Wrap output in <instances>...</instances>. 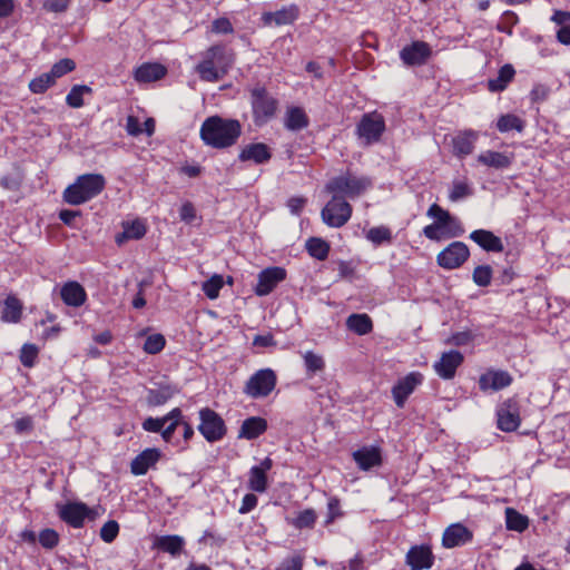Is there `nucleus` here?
Returning <instances> with one entry per match:
<instances>
[{
  "mask_svg": "<svg viewBox=\"0 0 570 570\" xmlns=\"http://www.w3.org/2000/svg\"><path fill=\"white\" fill-rule=\"evenodd\" d=\"M199 135L206 146L225 149L237 142L242 125L237 119L210 116L202 124Z\"/></svg>",
  "mask_w": 570,
  "mask_h": 570,
  "instance_id": "f257e3e1",
  "label": "nucleus"
},
{
  "mask_svg": "<svg viewBox=\"0 0 570 570\" xmlns=\"http://www.w3.org/2000/svg\"><path fill=\"white\" fill-rule=\"evenodd\" d=\"M235 61V53L224 45H213L202 52V59L196 65L195 71L200 80L217 82L223 79Z\"/></svg>",
  "mask_w": 570,
  "mask_h": 570,
  "instance_id": "f03ea898",
  "label": "nucleus"
},
{
  "mask_svg": "<svg viewBox=\"0 0 570 570\" xmlns=\"http://www.w3.org/2000/svg\"><path fill=\"white\" fill-rule=\"evenodd\" d=\"M426 216L434 222L423 228V235L434 242L460 237L464 234L461 220L438 204H432Z\"/></svg>",
  "mask_w": 570,
  "mask_h": 570,
  "instance_id": "7ed1b4c3",
  "label": "nucleus"
},
{
  "mask_svg": "<svg viewBox=\"0 0 570 570\" xmlns=\"http://www.w3.org/2000/svg\"><path fill=\"white\" fill-rule=\"evenodd\" d=\"M106 187V179L100 174H85L77 177L62 194L63 200L72 206L85 204L97 197Z\"/></svg>",
  "mask_w": 570,
  "mask_h": 570,
  "instance_id": "20e7f679",
  "label": "nucleus"
},
{
  "mask_svg": "<svg viewBox=\"0 0 570 570\" xmlns=\"http://www.w3.org/2000/svg\"><path fill=\"white\" fill-rule=\"evenodd\" d=\"M248 91L254 124L258 127L268 124L276 117L279 109L277 98L274 97L265 86L259 83L249 88Z\"/></svg>",
  "mask_w": 570,
  "mask_h": 570,
  "instance_id": "39448f33",
  "label": "nucleus"
},
{
  "mask_svg": "<svg viewBox=\"0 0 570 570\" xmlns=\"http://www.w3.org/2000/svg\"><path fill=\"white\" fill-rule=\"evenodd\" d=\"M372 186L370 178L362 176L357 177L352 174H345L332 178L326 184V190L333 195H342L348 198H355L362 195Z\"/></svg>",
  "mask_w": 570,
  "mask_h": 570,
  "instance_id": "423d86ee",
  "label": "nucleus"
},
{
  "mask_svg": "<svg viewBox=\"0 0 570 570\" xmlns=\"http://www.w3.org/2000/svg\"><path fill=\"white\" fill-rule=\"evenodd\" d=\"M386 129L385 119L379 111L364 114L357 126L356 135L363 145L370 146L379 142Z\"/></svg>",
  "mask_w": 570,
  "mask_h": 570,
  "instance_id": "0eeeda50",
  "label": "nucleus"
},
{
  "mask_svg": "<svg viewBox=\"0 0 570 570\" xmlns=\"http://www.w3.org/2000/svg\"><path fill=\"white\" fill-rule=\"evenodd\" d=\"M277 376L272 368L256 371L245 383L244 393L253 399L268 396L275 389Z\"/></svg>",
  "mask_w": 570,
  "mask_h": 570,
  "instance_id": "6e6552de",
  "label": "nucleus"
},
{
  "mask_svg": "<svg viewBox=\"0 0 570 570\" xmlns=\"http://www.w3.org/2000/svg\"><path fill=\"white\" fill-rule=\"evenodd\" d=\"M183 423V412L179 407L173 409L163 417H148L142 422V429L147 432L158 433L166 442H169L176 429Z\"/></svg>",
  "mask_w": 570,
  "mask_h": 570,
  "instance_id": "1a4fd4ad",
  "label": "nucleus"
},
{
  "mask_svg": "<svg viewBox=\"0 0 570 570\" xmlns=\"http://www.w3.org/2000/svg\"><path fill=\"white\" fill-rule=\"evenodd\" d=\"M353 208L343 197L333 195L332 199L322 209L323 222L334 228L344 226L352 216Z\"/></svg>",
  "mask_w": 570,
  "mask_h": 570,
  "instance_id": "9d476101",
  "label": "nucleus"
},
{
  "mask_svg": "<svg viewBox=\"0 0 570 570\" xmlns=\"http://www.w3.org/2000/svg\"><path fill=\"white\" fill-rule=\"evenodd\" d=\"M198 431L207 442L220 441L226 435V425L218 413L209 407L199 410Z\"/></svg>",
  "mask_w": 570,
  "mask_h": 570,
  "instance_id": "9b49d317",
  "label": "nucleus"
},
{
  "mask_svg": "<svg viewBox=\"0 0 570 570\" xmlns=\"http://www.w3.org/2000/svg\"><path fill=\"white\" fill-rule=\"evenodd\" d=\"M57 511L59 518L75 529L82 528L87 519L94 520L96 517L95 511L83 502L58 504Z\"/></svg>",
  "mask_w": 570,
  "mask_h": 570,
  "instance_id": "f8f14e48",
  "label": "nucleus"
},
{
  "mask_svg": "<svg viewBox=\"0 0 570 570\" xmlns=\"http://www.w3.org/2000/svg\"><path fill=\"white\" fill-rule=\"evenodd\" d=\"M498 429L503 432H513L521 424L520 404L515 397L503 401L497 409Z\"/></svg>",
  "mask_w": 570,
  "mask_h": 570,
  "instance_id": "ddd939ff",
  "label": "nucleus"
},
{
  "mask_svg": "<svg viewBox=\"0 0 570 570\" xmlns=\"http://www.w3.org/2000/svg\"><path fill=\"white\" fill-rule=\"evenodd\" d=\"M470 256L469 247L462 242H453L442 249L436 256L440 267L451 271L462 266Z\"/></svg>",
  "mask_w": 570,
  "mask_h": 570,
  "instance_id": "4468645a",
  "label": "nucleus"
},
{
  "mask_svg": "<svg viewBox=\"0 0 570 570\" xmlns=\"http://www.w3.org/2000/svg\"><path fill=\"white\" fill-rule=\"evenodd\" d=\"M424 381V375L421 372L414 371L400 379L392 387V396L397 407H404L409 396L420 386Z\"/></svg>",
  "mask_w": 570,
  "mask_h": 570,
  "instance_id": "2eb2a0df",
  "label": "nucleus"
},
{
  "mask_svg": "<svg viewBox=\"0 0 570 570\" xmlns=\"http://www.w3.org/2000/svg\"><path fill=\"white\" fill-rule=\"evenodd\" d=\"M513 382L512 375L508 371L489 368L479 377V389L487 392H497L509 387Z\"/></svg>",
  "mask_w": 570,
  "mask_h": 570,
  "instance_id": "dca6fc26",
  "label": "nucleus"
},
{
  "mask_svg": "<svg viewBox=\"0 0 570 570\" xmlns=\"http://www.w3.org/2000/svg\"><path fill=\"white\" fill-rule=\"evenodd\" d=\"M432 55L431 46L421 40H415L400 51V58L406 66H422Z\"/></svg>",
  "mask_w": 570,
  "mask_h": 570,
  "instance_id": "f3484780",
  "label": "nucleus"
},
{
  "mask_svg": "<svg viewBox=\"0 0 570 570\" xmlns=\"http://www.w3.org/2000/svg\"><path fill=\"white\" fill-rule=\"evenodd\" d=\"M273 460L266 456L259 464L254 465L248 471L247 487L249 490L264 493L268 489V472L273 468Z\"/></svg>",
  "mask_w": 570,
  "mask_h": 570,
  "instance_id": "a211bd4d",
  "label": "nucleus"
},
{
  "mask_svg": "<svg viewBox=\"0 0 570 570\" xmlns=\"http://www.w3.org/2000/svg\"><path fill=\"white\" fill-rule=\"evenodd\" d=\"M464 356L459 351L442 353L440 360L433 364L435 373L443 380H452L456 370L463 364Z\"/></svg>",
  "mask_w": 570,
  "mask_h": 570,
  "instance_id": "6ab92c4d",
  "label": "nucleus"
},
{
  "mask_svg": "<svg viewBox=\"0 0 570 570\" xmlns=\"http://www.w3.org/2000/svg\"><path fill=\"white\" fill-rule=\"evenodd\" d=\"M286 278V271L282 267H268L258 274V282L255 287V294L266 296Z\"/></svg>",
  "mask_w": 570,
  "mask_h": 570,
  "instance_id": "aec40b11",
  "label": "nucleus"
},
{
  "mask_svg": "<svg viewBox=\"0 0 570 570\" xmlns=\"http://www.w3.org/2000/svg\"><path fill=\"white\" fill-rule=\"evenodd\" d=\"M473 540V532L462 523L450 524L443 532L442 546L446 549L464 546Z\"/></svg>",
  "mask_w": 570,
  "mask_h": 570,
  "instance_id": "412c9836",
  "label": "nucleus"
},
{
  "mask_svg": "<svg viewBox=\"0 0 570 570\" xmlns=\"http://www.w3.org/2000/svg\"><path fill=\"white\" fill-rule=\"evenodd\" d=\"M406 563L411 570H426L434 563V554L429 546H413L406 553Z\"/></svg>",
  "mask_w": 570,
  "mask_h": 570,
  "instance_id": "4be33fe9",
  "label": "nucleus"
},
{
  "mask_svg": "<svg viewBox=\"0 0 570 570\" xmlns=\"http://www.w3.org/2000/svg\"><path fill=\"white\" fill-rule=\"evenodd\" d=\"M299 16L298 7L295 4H291L288 7H283L282 9L275 12H264L262 14V21L264 26H285L292 24Z\"/></svg>",
  "mask_w": 570,
  "mask_h": 570,
  "instance_id": "5701e85b",
  "label": "nucleus"
},
{
  "mask_svg": "<svg viewBox=\"0 0 570 570\" xmlns=\"http://www.w3.org/2000/svg\"><path fill=\"white\" fill-rule=\"evenodd\" d=\"M160 458V450L156 448L146 449L131 461L130 472L134 475H144L157 464Z\"/></svg>",
  "mask_w": 570,
  "mask_h": 570,
  "instance_id": "b1692460",
  "label": "nucleus"
},
{
  "mask_svg": "<svg viewBox=\"0 0 570 570\" xmlns=\"http://www.w3.org/2000/svg\"><path fill=\"white\" fill-rule=\"evenodd\" d=\"M352 456L363 471H368L382 464V453L379 446H363L354 451Z\"/></svg>",
  "mask_w": 570,
  "mask_h": 570,
  "instance_id": "393cba45",
  "label": "nucleus"
},
{
  "mask_svg": "<svg viewBox=\"0 0 570 570\" xmlns=\"http://www.w3.org/2000/svg\"><path fill=\"white\" fill-rule=\"evenodd\" d=\"M271 158V148L264 142L248 144L243 147L238 155L240 161H253L256 165L268 163Z\"/></svg>",
  "mask_w": 570,
  "mask_h": 570,
  "instance_id": "a878e982",
  "label": "nucleus"
},
{
  "mask_svg": "<svg viewBox=\"0 0 570 570\" xmlns=\"http://www.w3.org/2000/svg\"><path fill=\"white\" fill-rule=\"evenodd\" d=\"M167 68L159 62H145L136 68L134 78L139 83H149L163 79Z\"/></svg>",
  "mask_w": 570,
  "mask_h": 570,
  "instance_id": "bb28decb",
  "label": "nucleus"
},
{
  "mask_svg": "<svg viewBox=\"0 0 570 570\" xmlns=\"http://www.w3.org/2000/svg\"><path fill=\"white\" fill-rule=\"evenodd\" d=\"M62 302L71 307H80L87 301V293L82 285L76 281L65 283L60 289Z\"/></svg>",
  "mask_w": 570,
  "mask_h": 570,
  "instance_id": "cd10ccee",
  "label": "nucleus"
},
{
  "mask_svg": "<svg viewBox=\"0 0 570 570\" xmlns=\"http://www.w3.org/2000/svg\"><path fill=\"white\" fill-rule=\"evenodd\" d=\"M514 160L513 153L485 150L478 156V163L494 169H507Z\"/></svg>",
  "mask_w": 570,
  "mask_h": 570,
  "instance_id": "c85d7f7f",
  "label": "nucleus"
},
{
  "mask_svg": "<svg viewBox=\"0 0 570 570\" xmlns=\"http://www.w3.org/2000/svg\"><path fill=\"white\" fill-rule=\"evenodd\" d=\"M476 139L478 132L472 129L460 131L452 139L454 155L460 158L470 155L474 150Z\"/></svg>",
  "mask_w": 570,
  "mask_h": 570,
  "instance_id": "c756f323",
  "label": "nucleus"
},
{
  "mask_svg": "<svg viewBox=\"0 0 570 570\" xmlns=\"http://www.w3.org/2000/svg\"><path fill=\"white\" fill-rule=\"evenodd\" d=\"M147 226L146 223L136 218L134 220L122 223V233L116 235L115 240L117 245L121 246L124 243L130 239H140L146 235Z\"/></svg>",
  "mask_w": 570,
  "mask_h": 570,
  "instance_id": "7c9ffc66",
  "label": "nucleus"
},
{
  "mask_svg": "<svg viewBox=\"0 0 570 570\" xmlns=\"http://www.w3.org/2000/svg\"><path fill=\"white\" fill-rule=\"evenodd\" d=\"M470 239L487 252L501 253L504 248L501 238L487 229H476L472 232L470 234Z\"/></svg>",
  "mask_w": 570,
  "mask_h": 570,
  "instance_id": "2f4dec72",
  "label": "nucleus"
},
{
  "mask_svg": "<svg viewBox=\"0 0 570 570\" xmlns=\"http://www.w3.org/2000/svg\"><path fill=\"white\" fill-rule=\"evenodd\" d=\"M267 421L261 416H250L243 421L238 431V439L254 440L266 432Z\"/></svg>",
  "mask_w": 570,
  "mask_h": 570,
  "instance_id": "473e14b6",
  "label": "nucleus"
},
{
  "mask_svg": "<svg viewBox=\"0 0 570 570\" xmlns=\"http://www.w3.org/2000/svg\"><path fill=\"white\" fill-rule=\"evenodd\" d=\"M23 304L13 294H9L2 305L0 320L3 323H19L22 318Z\"/></svg>",
  "mask_w": 570,
  "mask_h": 570,
  "instance_id": "72a5a7b5",
  "label": "nucleus"
},
{
  "mask_svg": "<svg viewBox=\"0 0 570 570\" xmlns=\"http://www.w3.org/2000/svg\"><path fill=\"white\" fill-rule=\"evenodd\" d=\"M309 124V119L305 110L301 107L287 108L284 117V126L291 131H299L306 128Z\"/></svg>",
  "mask_w": 570,
  "mask_h": 570,
  "instance_id": "f704fd0d",
  "label": "nucleus"
},
{
  "mask_svg": "<svg viewBox=\"0 0 570 570\" xmlns=\"http://www.w3.org/2000/svg\"><path fill=\"white\" fill-rule=\"evenodd\" d=\"M515 70L512 65L507 63L502 66L498 72L497 78L489 79L487 87L491 92H501L513 80Z\"/></svg>",
  "mask_w": 570,
  "mask_h": 570,
  "instance_id": "c9c22d12",
  "label": "nucleus"
},
{
  "mask_svg": "<svg viewBox=\"0 0 570 570\" xmlns=\"http://www.w3.org/2000/svg\"><path fill=\"white\" fill-rule=\"evenodd\" d=\"M346 327L362 336V335H366V334H370L372 331H373V322H372V318L363 313V314H351L347 318H346Z\"/></svg>",
  "mask_w": 570,
  "mask_h": 570,
  "instance_id": "e433bc0d",
  "label": "nucleus"
},
{
  "mask_svg": "<svg viewBox=\"0 0 570 570\" xmlns=\"http://www.w3.org/2000/svg\"><path fill=\"white\" fill-rule=\"evenodd\" d=\"M184 544H185L184 539L176 534L157 537L154 542L155 548H157L164 552H167L171 556L179 554L184 548Z\"/></svg>",
  "mask_w": 570,
  "mask_h": 570,
  "instance_id": "4c0bfd02",
  "label": "nucleus"
},
{
  "mask_svg": "<svg viewBox=\"0 0 570 570\" xmlns=\"http://www.w3.org/2000/svg\"><path fill=\"white\" fill-rule=\"evenodd\" d=\"M305 247L309 256L318 261H325L331 250L330 243L320 237L308 238Z\"/></svg>",
  "mask_w": 570,
  "mask_h": 570,
  "instance_id": "58836bf2",
  "label": "nucleus"
},
{
  "mask_svg": "<svg viewBox=\"0 0 570 570\" xmlns=\"http://www.w3.org/2000/svg\"><path fill=\"white\" fill-rule=\"evenodd\" d=\"M505 525L508 530L523 532L529 527V519L513 508L505 509Z\"/></svg>",
  "mask_w": 570,
  "mask_h": 570,
  "instance_id": "ea45409f",
  "label": "nucleus"
},
{
  "mask_svg": "<svg viewBox=\"0 0 570 570\" xmlns=\"http://www.w3.org/2000/svg\"><path fill=\"white\" fill-rule=\"evenodd\" d=\"M525 127V121L517 115L505 114L499 117L497 128L500 132H509L515 130L522 132Z\"/></svg>",
  "mask_w": 570,
  "mask_h": 570,
  "instance_id": "a19ab883",
  "label": "nucleus"
},
{
  "mask_svg": "<svg viewBox=\"0 0 570 570\" xmlns=\"http://www.w3.org/2000/svg\"><path fill=\"white\" fill-rule=\"evenodd\" d=\"M317 520V514L314 509H305L293 519H287L288 524L295 529H313Z\"/></svg>",
  "mask_w": 570,
  "mask_h": 570,
  "instance_id": "79ce46f5",
  "label": "nucleus"
},
{
  "mask_svg": "<svg viewBox=\"0 0 570 570\" xmlns=\"http://www.w3.org/2000/svg\"><path fill=\"white\" fill-rule=\"evenodd\" d=\"M92 89L86 85L73 86L66 97V104L71 108H80L85 105L83 96L91 95Z\"/></svg>",
  "mask_w": 570,
  "mask_h": 570,
  "instance_id": "37998d69",
  "label": "nucleus"
},
{
  "mask_svg": "<svg viewBox=\"0 0 570 570\" xmlns=\"http://www.w3.org/2000/svg\"><path fill=\"white\" fill-rule=\"evenodd\" d=\"M302 356L308 376L324 371L325 360L321 354H317L313 351H306Z\"/></svg>",
  "mask_w": 570,
  "mask_h": 570,
  "instance_id": "c03bdc74",
  "label": "nucleus"
},
{
  "mask_svg": "<svg viewBox=\"0 0 570 570\" xmlns=\"http://www.w3.org/2000/svg\"><path fill=\"white\" fill-rule=\"evenodd\" d=\"M224 285L222 275L214 274L209 279L203 283L202 289L209 299H216Z\"/></svg>",
  "mask_w": 570,
  "mask_h": 570,
  "instance_id": "a18cd8bd",
  "label": "nucleus"
},
{
  "mask_svg": "<svg viewBox=\"0 0 570 570\" xmlns=\"http://www.w3.org/2000/svg\"><path fill=\"white\" fill-rule=\"evenodd\" d=\"M366 238L374 245H381L392 242V232L386 226L372 227L366 233Z\"/></svg>",
  "mask_w": 570,
  "mask_h": 570,
  "instance_id": "49530a36",
  "label": "nucleus"
},
{
  "mask_svg": "<svg viewBox=\"0 0 570 570\" xmlns=\"http://www.w3.org/2000/svg\"><path fill=\"white\" fill-rule=\"evenodd\" d=\"M39 355V348L37 345L31 343H26L22 345L20 350V362L24 367L31 368L35 366L37 358Z\"/></svg>",
  "mask_w": 570,
  "mask_h": 570,
  "instance_id": "de8ad7c7",
  "label": "nucleus"
},
{
  "mask_svg": "<svg viewBox=\"0 0 570 570\" xmlns=\"http://www.w3.org/2000/svg\"><path fill=\"white\" fill-rule=\"evenodd\" d=\"M56 83L55 79L49 72L42 73L32 79L29 83V89L33 94H43L47 89Z\"/></svg>",
  "mask_w": 570,
  "mask_h": 570,
  "instance_id": "09e8293b",
  "label": "nucleus"
},
{
  "mask_svg": "<svg viewBox=\"0 0 570 570\" xmlns=\"http://www.w3.org/2000/svg\"><path fill=\"white\" fill-rule=\"evenodd\" d=\"M471 194L472 189L466 180H454L449 194V198L451 202H458L470 196Z\"/></svg>",
  "mask_w": 570,
  "mask_h": 570,
  "instance_id": "8fccbe9b",
  "label": "nucleus"
},
{
  "mask_svg": "<svg viewBox=\"0 0 570 570\" xmlns=\"http://www.w3.org/2000/svg\"><path fill=\"white\" fill-rule=\"evenodd\" d=\"M166 345V340L163 334H153L149 335L144 344V351L147 354H157L164 350Z\"/></svg>",
  "mask_w": 570,
  "mask_h": 570,
  "instance_id": "3c124183",
  "label": "nucleus"
},
{
  "mask_svg": "<svg viewBox=\"0 0 570 570\" xmlns=\"http://www.w3.org/2000/svg\"><path fill=\"white\" fill-rule=\"evenodd\" d=\"M76 63L72 59L65 58L56 62L52 67L49 73L55 79V81L58 78H61L62 76L67 75L68 72H71L75 70Z\"/></svg>",
  "mask_w": 570,
  "mask_h": 570,
  "instance_id": "603ef678",
  "label": "nucleus"
},
{
  "mask_svg": "<svg viewBox=\"0 0 570 570\" xmlns=\"http://www.w3.org/2000/svg\"><path fill=\"white\" fill-rule=\"evenodd\" d=\"M473 282L478 286L485 287L491 284L492 281V268L489 265L476 266L473 271Z\"/></svg>",
  "mask_w": 570,
  "mask_h": 570,
  "instance_id": "864d4df0",
  "label": "nucleus"
},
{
  "mask_svg": "<svg viewBox=\"0 0 570 570\" xmlns=\"http://www.w3.org/2000/svg\"><path fill=\"white\" fill-rule=\"evenodd\" d=\"M39 543L45 549H53L59 543V534L53 529H43L39 533Z\"/></svg>",
  "mask_w": 570,
  "mask_h": 570,
  "instance_id": "5fc2aeb1",
  "label": "nucleus"
},
{
  "mask_svg": "<svg viewBox=\"0 0 570 570\" xmlns=\"http://www.w3.org/2000/svg\"><path fill=\"white\" fill-rule=\"evenodd\" d=\"M119 533V524L115 520L107 521L100 529V538L106 543H111Z\"/></svg>",
  "mask_w": 570,
  "mask_h": 570,
  "instance_id": "6e6d98bb",
  "label": "nucleus"
},
{
  "mask_svg": "<svg viewBox=\"0 0 570 570\" xmlns=\"http://www.w3.org/2000/svg\"><path fill=\"white\" fill-rule=\"evenodd\" d=\"M343 513L341 511V502L338 498L332 497L330 498L327 502V518L325 523L331 524L333 523L337 518L342 517Z\"/></svg>",
  "mask_w": 570,
  "mask_h": 570,
  "instance_id": "4d7b16f0",
  "label": "nucleus"
},
{
  "mask_svg": "<svg viewBox=\"0 0 570 570\" xmlns=\"http://www.w3.org/2000/svg\"><path fill=\"white\" fill-rule=\"evenodd\" d=\"M212 31L217 35H228L234 32V28L229 19L222 17L212 22Z\"/></svg>",
  "mask_w": 570,
  "mask_h": 570,
  "instance_id": "13d9d810",
  "label": "nucleus"
},
{
  "mask_svg": "<svg viewBox=\"0 0 570 570\" xmlns=\"http://www.w3.org/2000/svg\"><path fill=\"white\" fill-rule=\"evenodd\" d=\"M304 558L301 554L285 559L276 570H303Z\"/></svg>",
  "mask_w": 570,
  "mask_h": 570,
  "instance_id": "bf43d9fd",
  "label": "nucleus"
},
{
  "mask_svg": "<svg viewBox=\"0 0 570 570\" xmlns=\"http://www.w3.org/2000/svg\"><path fill=\"white\" fill-rule=\"evenodd\" d=\"M337 271L341 278L353 279L356 274V267L351 261H340L337 263Z\"/></svg>",
  "mask_w": 570,
  "mask_h": 570,
  "instance_id": "052dcab7",
  "label": "nucleus"
},
{
  "mask_svg": "<svg viewBox=\"0 0 570 570\" xmlns=\"http://www.w3.org/2000/svg\"><path fill=\"white\" fill-rule=\"evenodd\" d=\"M258 498L254 493H247L242 500V504L238 509L240 514H247L257 507Z\"/></svg>",
  "mask_w": 570,
  "mask_h": 570,
  "instance_id": "680f3d73",
  "label": "nucleus"
},
{
  "mask_svg": "<svg viewBox=\"0 0 570 570\" xmlns=\"http://www.w3.org/2000/svg\"><path fill=\"white\" fill-rule=\"evenodd\" d=\"M70 0H46L43 8L50 12H63L68 9Z\"/></svg>",
  "mask_w": 570,
  "mask_h": 570,
  "instance_id": "e2e57ef3",
  "label": "nucleus"
},
{
  "mask_svg": "<svg viewBox=\"0 0 570 570\" xmlns=\"http://www.w3.org/2000/svg\"><path fill=\"white\" fill-rule=\"evenodd\" d=\"M180 219L185 223H193L196 218V209L190 202H186L181 205L179 210Z\"/></svg>",
  "mask_w": 570,
  "mask_h": 570,
  "instance_id": "0e129e2a",
  "label": "nucleus"
},
{
  "mask_svg": "<svg viewBox=\"0 0 570 570\" xmlns=\"http://www.w3.org/2000/svg\"><path fill=\"white\" fill-rule=\"evenodd\" d=\"M126 130L130 136H138L142 132L140 121L135 116L127 117Z\"/></svg>",
  "mask_w": 570,
  "mask_h": 570,
  "instance_id": "69168bd1",
  "label": "nucleus"
},
{
  "mask_svg": "<svg viewBox=\"0 0 570 570\" xmlns=\"http://www.w3.org/2000/svg\"><path fill=\"white\" fill-rule=\"evenodd\" d=\"M473 335L470 332H459L452 335L450 343L456 346H463L472 342Z\"/></svg>",
  "mask_w": 570,
  "mask_h": 570,
  "instance_id": "338daca9",
  "label": "nucleus"
},
{
  "mask_svg": "<svg viewBox=\"0 0 570 570\" xmlns=\"http://www.w3.org/2000/svg\"><path fill=\"white\" fill-rule=\"evenodd\" d=\"M305 205H306V198L299 197V196L292 197L287 202V207L289 208L291 213H293L295 215H298L303 210Z\"/></svg>",
  "mask_w": 570,
  "mask_h": 570,
  "instance_id": "774afa93",
  "label": "nucleus"
}]
</instances>
